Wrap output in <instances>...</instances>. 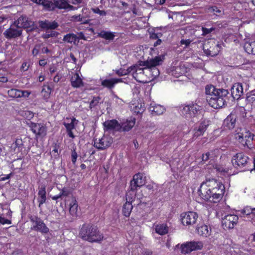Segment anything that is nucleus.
Returning a JSON list of instances; mask_svg holds the SVG:
<instances>
[{
	"mask_svg": "<svg viewBox=\"0 0 255 255\" xmlns=\"http://www.w3.org/2000/svg\"><path fill=\"white\" fill-rule=\"evenodd\" d=\"M27 125L30 127L31 130L36 135L44 136L46 134L47 129L44 124L34 123L29 121L27 123Z\"/></svg>",
	"mask_w": 255,
	"mask_h": 255,
	"instance_id": "nucleus-10",
	"label": "nucleus"
},
{
	"mask_svg": "<svg viewBox=\"0 0 255 255\" xmlns=\"http://www.w3.org/2000/svg\"><path fill=\"white\" fill-rule=\"evenodd\" d=\"M69 212L73 217H76L77 216L78 204L75 199H72L70 204Z\"/></svg>",
	"mask_w": 255,
	"mask_h": 255,
	"instance_id": "nucleus-34",
	"label": "nucleus"
},
{
	"mask_svg": "<svg viewBox=\"0 0 255 255\" xmlns=\"http://www.w3.org/2000/svg\"><path fill=\"white\" fill-rule=\"evenodd\" d=\"M213 157V154H211L210 152H208L202 155V160L203 161H207L208 160L212 159Z\"/></svg>",
	"mask_w": 255,
	"mask_h": 255,
	"instance_id": "nucleus-48",
	"label": "nucleus"
},
{
	"mask_svg": "<svg viewBox=\"0 0 255 255\" xmlns=\"http://www.w3.org/2000/svg\"><path fill=\"white\" fill-rule=\"evenodd\" d=\"M10 150L14 153L21 152L23 148V143L21 139H16L10 146Z\"/></svg>",
	"mask_w": 255,
	"mask_h": 255,
	"instance_id": "nucleus-22",
	"label": "nucleus"
},
{
	"mask_svg": "<svg viewBox=\"0 0 255 255\" xmlns=\"http://www.w3.org/2000/svg\"><path fill=\"white\" fill-rule=\"evenodd\" d=\"M104 130H115L117 131H121L120 124L116 120H111L105 121L103 123Z\"/></svg>",
	"mask_w": 255,
	"mask_h": 255,
	"instance_id": "nucleus-17",
	"label": "nucleus"
},
{
	"mask_svg": "<svg viewBox=\"0 0 255 255\" xmlns=\"http://www.w3.org/2000/svg\"><path fill=\"white\" fill-rule=\"evenodd\" d=\"M113 142L112 137L108 135H104L98 141H95L94 146L99 150H104L109 147Z\"/></svg>",
	"mask_w": 255,
	"mask_h": 255,
	"instance_id": "nucleus-14",
	"label": "nucleus"
},
{
	"mask_svg": "<svg viewBox=\"0 0 255 255\" xmlns=\"http://www.w3.org/2000/svg\"><path fill=\"white\" fill-rule=\"evenodd\" d=\"M132 209V205L131 202L127 201L123 205L122 212L124 215L126 217H129Z\"/></svg>",
	"mask_w": 255,
	"mask_h": 255,
	"instance_id": "nucleus-35",
	"label": "nucleus"
},
{
	"mask_svg": "<svg viewBox=\"0 0 255 255\" xmlns=\"http://www.w3.org/2000/svg\"><path fill=\"white\" fill-rule=\"evenodd\" d=\"M209 125V121L206 120L202 121L199 125L198 128L196 129L193 135V137H198L202 135L205 131L206 130L208 127Z\"/></svg>",
	"mask_w": 255,
	"mask_h": 255,
	"instance_id": "nucleus-18",
	"label": "nucleus"
},
{
	"mask_svg": "<svg viewBox=\"0 0 255 255\" xmlns=\"http://www.w3.org/2000/svg\"><path fill=\"white\" fill-rule=\"evenodd\" d=\"M144 68H139L136 65V68L134 69V71L132 73L133 77L137 81L140 83H145L142 80V77L144 74Z\"/></svg>",
	"mask_w": 255,
	"mask_h": 255,
	"instance_id": "nucleus-24",
	"label": "nucleus"
},
{
	"mask_svg": "<svg viewBox=\"0 0 255 255\" xmlns=\"http://www.w3.org/2000/svg\"><path fill=\"white\" fill-rule=\"evenodd\" d=\"M205 92L207 102L214 109L222 108L229 102V92L227 90L217 89L213 85H207Z\"/></svg>",
	"mask_w": 255,
	"mask_h": 255,
	"instance_id": "nucleus-1",
	"label": "nucleus"
},
{
	"mask_svg": "<svg viewBox=\"0 0 255 255\" xmlns=\"http://www.w3.org/2000/svg\"><path fill=\"white\" fill-rule=\"evenodd\" d=\"M215 30V28L211 27L210 28H207L205 27H202V30L203 32V35H206L209 33H210L211 32H212L213 30Z\"/></svg>",
	"mask_w": 255,
	"mask_h": 255,
	"instance_id": "nucleus-50",
	"label": "nucleus"
},
{
	"mask_svg": "<svg viewBox=\"0 0 255 255\" xmlns=\"http://www.w3.org/2000/svg\"><path fill=\"white\" fill-rule=\"evenodd\" d=\"M51 92V88L49 86H43V89L41 91V94L43 98L47 99L49 98Z\"/></svg>",
	"mask_w": 255,
	"mask_h": 255,
	"instance_id": "nucleus-39",
	"label": "nucleus"
},
{
	"mask_svg": "<svg viewBox=\"0 0 255 255\" xmlns=\"http://www.w3.org/2000/svg\"><path fill=\"white\" fill-rule=\"evenodd\" d=\"M20 96L19 98L21 97H24L26 98L28 97L29 95L30 94V92H28V91H22L20 90Z\"/></svg>",
	"mask_w": 255,
	"mask_h": 255,
	"instance_id": "nucleus-57",
	"label": "nucleus"
},
{
	"mask_svg": "<svg viewBox=\"0 0 255 255\" xmlns=\"http://www.w3.org/2000/svg\"><path fill=\"white\" fill-rule=\"evenodd\" d=\"M54 7L55 6L59 9H72L73 6L69 4L65 0H53Z\"/></svg>",
	"mask_w": 255,
	"mask_h": 255,
	"instance_id": "nucleus-23",
	"label": "nucleus"
},
{
	"mask_svg": "<svg viewBox=\"0 0 255 255\" xmlns=\"http://www.w3.org/2000/svg\"><path fill=\"white\" fill-rule=\"evenodd\" d=\"M82 16L80 15H73L72 17V20L74 21H79L80 22L82 20Z\"/></svg>",
	"mask_w": 255,
	"mask_h": 255,
	"instance_id": "nucleus-61",
	"label": "nucleus"
},
{
	"mask_svg": "<svg viewBox=\"0 0 255 255\" xmlns=\"http://www.w3.org/2000/svg\"><path fill=\"white\" fill-rule=\"evenodd\" d=\"M30 220L32 223V226L31 227V230L39 232L43 234L49 232V228L40 218L37 216H31L30 218Z\"/></svg>",
	"mask_w": 255,
	"mask_h": 255,
	"instance_id": "nucleus-5",
	"label": "nucleus"
},
{
	"mask_svg": "<svg viewBox=\"0 0 255 255\" xmlns=\"http://www.w3.org/2000/svg\"><path fill=\"white\" fill-rule=\"evenodd\" d=\"M155 231L156 233L160 235H164L168 233V228L166 224H158L155 226Z\"/></svg>",
	"mask_w": 255,
	"mask_h": 255,
	"instance_id": "nucleus-32",
	"label": "nucleus"
},
{
	"mask_svg": "<svg viewBox=\"0 0 255 255\" xmlns=\"http://www.w3.org/2000/svg\"><path fill=\"white\" fill-rule=\"evenodd\" d=\"M77 121L76 120L75 118H73L71 120V122L69 123H67L66 122H64L63 125L66 128V131L72 130V129H74L75 128V125L77 124Z\"/></svg>",
	"mask_w": 255,
	"mask_h": 255,
	"instance_id": "nucleus-38",
	"label": "nucleus"
},
{
	"mask_svg": "<svg viewBox=\"0 0 255 255\" xmlns=\"http://www.w3.org/2000/svg\"><path fill=\"white\" fill-rule=\"evenodd\" d=\"M20 93V90L16 89H11L7 91L8 96L12 98H19Z\"/></svg>",
	"mask_w": 255,
	"mask_h": 255,
	"instance_id": "nucleus-40",
	"label": "nucleus"
},
{
	"mask_svg": "<svg viewBox=\"0 0 255 255\" xmlns=\"http://www.w3.org/2000/svg\"><path fill=\"white\" fill-rule=\"evenodd\" d=\"M41 5L49 10L54 9L53 3L48 0H42Z\"/></svg>",
	"mask_w": 255,
	"mask_h": 255,
	"instance_id": "nucleus-42",
	"label": "nucleus"
},
{
	"mask_svg": "<svg viewBox=\"0 0 255 255\" xmlns=\"http://www.w3.org/2000/svg\"><path fill=\"white\" fill-rule=\"evenodd\" d=\"M93 11L95 13H98L101 16H105L107 14L105 10H101L99 8H93Z\"/></svg>",
	"mask_w": 255,
	"mask_h": 255,
	"instance_id": "nucleus-51",
	"label": "nucleus"
},
{
	"mask_svg": "<svg viewBox=\"0 0 255 255\" xmlns=\"http://www.w3.org/2000/svg\"><path fill=\"white\" fill-rule=\"evenodd\" d=\"M247 101L251 103L255 101V90L252 91L248 94L247 96Z\"/></svg>",
	"mask_w": 255,
	"mask_h": 255,
	"instance_id": "nucleus-46",
	"label": "nucleus"
},
{
	"mask_svg": "<svg viewBox=\"0 0 255 255\" xmlns=\"http://www.w3.org/2000/svg\"><path fill=\"white\" fill-rule=\"evenodd\" d=\"M249 158L243 153H238L234 155L232 162L235 168L244 167L248 163Z\"/></svg>",
	"mask_w": 255,
	"mask_h": 255,
	"instance_id": "nucleus-13",
	"label": "nucleus"
},
{
	"mask_svg": "<svg viewBox=\"0 0 255 255\" xmlns=\"http://www.w3.org/2000/svg\"><path fill=\"white\" fill-rule=\"evenodd\" d=\"M208 186L212 193V202L217 203L222 198L225 192V187L222 183L215 179L208 180Z\"/></svg>",
	"mask_w": 255,
	"mask_h": 255,
	"instance_id": "nucleus-3",
	"label": "nucleus"
},
{
	"mask_svg": "<svg viewBox=\"0 0 255 255\" xmlns=\"http://www.w3.org/2000/svg\"><path fill=\"white\" fill-rule=\"evenodd\" d=\"M138 63H139V66L145 67L143 68H144V69H149L148 60H147L146 61H139L138 62Z\"/></svg>",
	"mask_w": 255,
	"mask_h": 255,
	"instance_id": "nucleus-52",
	"label": "nucleus"
},
{
	"mask_svg": "<svg viewBox=\"0 0 255 255\" xmlns=\"http://www.w3.org/2000/svg\"><path fill=\"white\" fill-rule=\"evenodd\" d=\"M69 193V192L68 190H67L66 188H63L62 190V191H61V192L60 193L61 197L62 196H67L68 195Z\"/></svg>",
	"mask_w": 255,
	"mask_h": 255,
	"instance_id": "nucleus-63",
	"label": "nucleus"
},
{
	"mask_svg": "<svg viewBox=\"0 0 255 255\" xmlns=\"http://www.w3.org/2000/svg\"><path fill=\"white\" fill-rule=\"evenodd\" d=\"M80 237L84 240L91 243L99 242L103 239V235L94 226L84 224L79 232Z\"/></svg>",
	"mask_w": 255,
	"mask_h": 255,
	"instance_id": "nucleus-2",
	"label": "nucleus"
},
{
	"mask_svg": "<svg viewBox=\"0 0 255 255\" xmlns=\"http://www.w3.org/2000/svg\"><path fill=\"white\" fill-rule=\"evenodd\" d=\"M135 123V119H133L130 120H127L126 122L123 123L122 125H120L121 130L124 131H128L130 130L133 127Z\"/></svg>",
	"mask_w": 255,
	"mask_h": 255,
	"instance_id": "nucleus-27",
	"label": "nucleus"
},
{
	"mask_svg": "<svg viewBox=\"0 0 255 255\" xmlns=\"http://www.w3.org/2000/svg\"><path fill=\"white\" fill-rule=\"evenodd\" d=\"M30 64L27 62H23L21 66V71H26L29 67Z\"/></svg>",
	"mask_w": 255,
	"mask_h": 255,
	"instance_id": "nucleus-53",
	"label": "nucleus"
},
{
	"mask_svg": "<svg viewBox=\"0 0 255 255\" xmlns=\"http://www.w3.org/2000/svg\"><path fill=\"white\" fill-rule=\"evenodd\" d=\"M237 116L233 114H231L224 121L225 127L229 129L234 128L236 125Z\"/></svg>",
	"mask_w": 255,
	"mask_h": 255,
	"instance_id": "nucleus-19",
	"label": "nucleus"
},
{
	"mask_svg": "<svg viewBox=\"0 0 255 255\" xmlns=\"http://www.w3.org/2000/svg\"><path fill=\"white\" fill-rule=\"evenodd\" d=\"M149 110L152 114H155L157 115L162 114L165 111V108L161 105L154 104H150Z\"/></svg>",
	"mask_w": 255,
	"mask_h": 255,
	"instance_id": "nucleus-28",
	"label": "nucleus"
},
{
	"mask_svg": "<svg viewBox=\"0 0 255 255\" xmlns=\"http://www.w3.org/2000/svg\"><path fill=\"white\" fill-rule=\"evenodd\" d=\"M38 195L39 196L38 201L39 202V207H40L41 205L45 202L46 200L45 187H41L39 189Z\"/></svg>",
	"mask_w": 255,
	"mask_h": 255,
	"instance_id": "nucleus-31",
	"label": "nucleus"
},
{
	"mask_svg": "<svg viewBox=\"0 0 255 255\" xmlns=\"http://www.w3.org/2000/svg\"><path fill=\"white\" fill-rule=\"evenodd\" d=\"M58 147H59V146L58 145H57L56 144H55V145H54L53 146V149L52 150V152L54 154V156H57L59 155V153H58Z\"/></svg>",
	"mask_w": 255,
	"mask_h": 255,
	"instance_id": "nucleus-59",
	"label": "nucleus"
},
{
	"mask_svg": "<svg viewBox=\"0 0 255 255\" xmlns=\"http://www.w3.org/2000/svg\"><path fill=\"white\" fill-rule=\"evenodd\" d=\"M200 110V107L197 104H192L183 107L181 114L186 118H190L194 116Z\"/></svg>",
	"mask_w": 255,
	"mask_h": 255,
	"instance_id": "nucleus-12",
	"label": "nucleus"
},
{
	"mask_svg": "<svg viewBox=\"0 0 255 255\" xmlns=\"http://www.w3.org/2000/svg\"><path fill=\"white\" fill-rule=\"evenodd\" d=\"M131 109L133 113L138 115L141 114L145 110L144 103H138L136 105L133 104V107H131Z\"/></svg>",
	"mask_w": 255,
	"mask_h": 255,
	"instance_id": "nucleus-30",
	"label": "nucleus"
},
{
	"mask_svg": "<svg viewBox=\"0 0 255 255\" xmlns=\"http://www.w3.org/2000/svg\"><path fill=\"white\" fill-rule=\"evenodd\" d=\"M0 223L2 225L11 224L10 220L5 219V218L1 216H0Z\"/></svg>",
	"mask_w": 255,
	"mask_h": 255,
	"instance_id": "nucleus-55",
	"label": "nucleus"
},
{
	"mask_svg": "<svg viewBox=\"0 0 255 255\" xmlns=\"http://www.w3.org/2000/svg\"><path fill=\"white\" fill-rule=\"evenodd\" d=\"M198 218V214L194 212H188L180 215L182 224L183 225L191 226L196 223Z\"/></svg>",
	"mask_w": 255,
	"mask_h": 255,
	"instance_id": "nucleus-8",
	"label": "nucleus"
},
{
	"mask_svg": "<svg viewBox=\"0 0 255 255\" xmlns=\"http://www.w3.org/2000/svg\"><path fill=\"white\" fill-rule=\"evenodd\" d=\"M189 246H190L192 252L201 250L203 247V244L201 241H192L189 242Z\"/></svg>",
	"mask_w": 255,
	"mask_h": 255,
	"instance_id": "nucleus-37",
	"label": "nucleus"
},
{
	"mask_svg": "<svg viewBox=\"0 0 255 255\" xmlns=\"http://www.w3.org/2000/svg\"><path fill=\"white\" fill-rule=\"evenodd\" d=\"M189 246V242H187L185 244H182L181 246V251L182 254H187L191 252V249Z\"/></svg>",
	"mask_w": 255,
	"mask_h": 255,
	"instance_id": "nucleus-41",
	"label": "nucleus"
},
{
	"mask_svg": "<svg viewBox=\"0 0 255 255\" xmlns=\"http://www.w3.org/2000/svg\"><path fill=\"white\" fill-rule=\"evenodd\" d=\"M244 48L248 53L253 54L254 50L252 48V42H246L245 43Z\"/></svg>",
	"mask_w": 255,
	"mask_h": 255,
	"instance_id": "nucleus-44",
	"label": "nucleus"
},
{
	"mask_svg": "<svg viewBox=\"0 0 255 255\" xmlns=\"http://www.w3.org/2000/svg\"><path fill=\"white\" fill-rule=\"evenodd\" d=\"M235 138L240 143H242L243 145H247V143L245 141L244 134L243 133L238 132L235 134Z\"/></svg>",
	"mask_w": 255,
	"mask_h": 255,
	"instance_id": "nucleus-43",
	"label": "nucleus"
},
{
	"mask_svg": "<svg viewBox=\"0 0 255 255\" xmlns=\"http://www.w3.org/2000/svg\"><path fill=\"white\" fill-rule=\"evenodd\" d=\"M220 46L219 44H216L214 42L212 43V46L208 48L207 44L203 46L204 52L208 55L212 57L217 55L220 51Z\"/></svg>",
	"mask_w": 255,
	"mask_h": 255,
	"instance_id": "nucleus-16",
	"label": "nucleus"
},
{
	"mask_svg": "<svg viewBox=\"0 0 255 255\" xmlns=\"http://www.w3.org/2000/svg\"><path fill=\"white\" fill-rule=\"evenodd\" d=\"M22 29L14 22L9 28L4 31L3 35L7 39H13L20 37L22 35Z\"/></svg>",
	"mask_w": 255,
	"mask_h": 255,
	"instance_id": "nucleus-7",
	"label": "nucleus"
},
{
	"mask_svg": "<svg viewBox=\"0 0 255 255\" xmlns=\"http://www.w3.org/2000/svg\"><path fill=\"white\" fill-rule=\"evenodd\" d=\"M116 73L120 76L126 75V71L125 69H120L116 71Z\"/></svg>",
	"mask_w": 255,
	"mask_h": 255,
	"instance_id": "nucleus-64",
	"label": "nucleus"
},
{
	"mask_svg": "<svg viewBox=\"0 0 255 255\" xmlns=\"http://www.w3.org/2000/svg\"><path fill=\"white\" fill-rule=\"evenodd\" d=\"M77 154L76 153V152L74 150L72 152V155H71V160H72V162H73V163H75L76 161V159H77Z\"/></svg>",
	"mask_w": 255,
	"mask_h": 255,
	"instance_id": "nucleus-60",
	"label": "nucleus"
},
{
	"mask_svg": "<svg viewBox=\"0 0 255 255\" xmlns=\"http://www.w3.org/2000/svg\"><path fill=\"white\" fill-rule=\"evenodd\" d=\"M14 22L21 29H26L27 32L37 29V26L34 22L26 15H21Z\"/></svg>",
	"mask_w": 255,
	"mask_h": 255,
	"instance_id": "nucleus-4",
	"label": "nucleus"
},
{
	"mask_svg": "<svg viewBox=\"0 0 255 255\" xmlns=\"http://www.w3.org/2000/svg\"><path fill=\"white\" fill-rule=\"evenodd\" d=\"M239 217L234 214H229L222 219V225L225 229H232L238 222Z\"/></svg>",
	"mask_w": 255,
	"mask_h": 255,
	"instance_id": "nucleus-6",
	"label": "nucleus"
},
{
	"mask_svg": "<svg viewBox=\"0 0 255 255\" xmlns=\"http://www.w3.org/2000/svg\"><path fill=\"white\" fill-rule=\"evenodd\" d=\"M38 23L40 27L44 29H55L58 26L57 22L55 21L51 22L48 20H40Z\"/></svg>",
	"mask_w": 255,
	"mask_h": 255,
	"instance_id": "nucleus-20",
	"label": "nucleus"
},
{
	"mask_svg": "<svg viewBox=\"0 0 255 255\" xmlns=\"http://www.w3.org/2000/svg\"><path fill=\"white\" fill-rule=\"evenodd\" d=\"M150 69L152 70V73L153 74V76L156 77V76L159 75V71L157 69V68H156V67H153Z\"/></svg>",
	"mask_w": 255,
	"mask_h": 255,
	"instance_id": "nucleus-62",
	"label": "nucleus"
},
{
	"mask_svg": "<svg viewBox=\"0 0 255 255\" xmlns=\"http://www.w3.org/2000/svg\"><path fill=\"white\" fill-rule=\"evenodd\" d=\"M253 208L251 207L247 206L244 208L242 211V213L245 214L247 216L250 215L252 214Z\"/></svg>",
	"mask_w": 255,
	"mask_h": 255,
	"instance_id": "nucleus-49",
	"label": "nucleus"
},
{
	"mask_svg": "<svg viewBox=\"0 0 255 255\" xmlns=\"http://www.w3.org/2000/svg\"><path fill=\"white\" fill-rule=\"evenodd\" d=\"M199 195L205 201L212 202V193L210 187L208 186V180L202 183L198 190Z\"/></svg>",
	"mask_w": 255,
	"mask_h": 255,
	"instance_id": "nucleus-9",
	"label": "nucleus"
},
{
	"mask_svg": "<svg viewBox=\"0 0 255 255\" xmlns=\"http://www.w3.org/2000/svg\"><path fill=\"white\" fill-rule=\"evenodd\" d=\"M23 116L25 119H26L28 120V121H27L26 122V123H27V122H29L31 119L33 118V117L34 116V114L31 111H26L23 112Z\"/></svg>",
	"mask_w": 255,
	"mask_h": 255,
	"instance_id": "nucleus-47",
	"label": "nucleus"
},
{
	"mask_svg": "<svg viewBox=\"0 0 255 255\" xmlns=\"http://www.w3.org/2000/svg\"><path fill=\"white\" fill-rule=\"evenodd\" d=\"M100 97H94L90 103V108L91 109L96 106L100 103Z\"/></svg>",
	"mask_w": 255,
	"mask_h": 255,
	"instance_id": "nucleus-45",
	"label": "nucleus"
},
{
	"mask_svg": "<svg viewBox=\"0 0 255 255\" xmlns=\"http://www.w3.org/2000/svg\"><path fill=\"white\" fill-rule=\"evenodd\" d=\"M40 45L39 44H37L35 46V47H34V48L33 49L32 51V54L35 56L36 55H37L38 53H39V48H40Z\"/></svg>",
	"mask_w": 255,
	"mask_h": 255,
	"instance_id": "nucleus-54",
	"label": "nucleus"
},
{
	"mask_svg": "<svg viewBox=\"0 0 255 255\" xmlns=\"http://www.w3.org/2000/svg\"><path fill=\"white\" fill-rule=\"evenodd\" d=\"M98 36L106 40H112L114 39L115 35L114 32L102 30L98 33Z\"/></svg>",
	"mask_w": 255,
	"mask_h": 255,
	"instance_id": "nucleus-33",
	"label": "nucleus"
},
{
	"mask_svg": "<svg viewBox=\"0 0 255 255\" xmlns=\"http://www.w3.org/2000/svg\"><path fill=\"white\" fill-rule=\"evenodd\" d=\"M197 233L201 236L207 237L210 236L211 229L207 225H202L196 228Z\"/></svg>",
	"mask_w": 255,
	"mask_h": 255,
	"instance_id": "nucleus-26",
	"label": "nucleus"
},
{
	"mask_svg": "<svg viewBox=\"0 0 255 255\" xmlns=\"http://www.w3.org/2000/svg\"><path fill=\"white\" fill-rule=\"evenodd\" d=\"M122 79L118 78H112L110 79H105L102 81L101 85L104 87H106L108 89H111L113 88L115 84L122 82Z\"/></svg>",
	"mask_w": 255,
	"mask_h": 255,
	"instance_id": "nucleus-21",
	"label": "nucleus"
},
{
	"mask_svg": "<svg viewBox=\"0 0 255 255\" xmlns=\"http://www.w3.org/2000/svg\"><path fill=\"white\" fill-rule=\"evenodd\" d=\"M145 177L142 173H138L134 175L132 180L130 181V191L134 192L137 187H140L145 184Z\"/></svg>",
	"mask_w": 255,
	"mask_h": 255,
	"instance_id": "nucleus-11",
	"label": "nucleus"
},
{
	"mask_svg": "<svg viewBox=\"0 0 255 255\" xmlns=\"http://www.w3.org/2000/svg\"><path fill=\"white\" fill-rule=\"evenodd\" d=\"M77 40V35L74 33H68L64 35L63 38V41L69 43H75Z\"/></svg>",
	"mask_w": 255,
	"mask_h": 255,
	"instance_id": "nucleus-36",
	"label": "nucleus"
},
{
	"mask_svg": "<svg viewBox=\"0 0 255 255\" xmlns=\"http://www.w3.org/2000/svg\"><path fill=\"white\" fill-rule=\"evenodd\" d=\"M253 137H254V135L252 134L250 132H246L245 134H244L245 141H246V142L247 141L249 140L250 139H251L252 140H253Z\"/></svg>",
	"mask_w": 255,
	"mask_h": 255,
	"instance_id": "nucleus-56",
	"label": "nucleus"
},
{
	"mask_svg": "<svg viewBox=\"0 0 255 255\" xmlns=\"http://www.w3.org/2000/svg\"><path fill=\"white\" fill-rule=\"evenodd\" d=\"M135 68H136V65H132L128 68L127 70H125V71H126V72L127 73L126 75L128 74L131 72H133L134 69H135Z\"/></svg>",
	"mask_w": 255,
	"mask_h": 255,
	"instance_id": "nucleus-58",
	"label": "nucleus"
},
{
	"mask_svg": "<svg viewBox=\"0 0 255 255\" xmlns=\"http://www.w3.org/2000/svg\"><path fill=\"white\" fill-rule=\"evenodd\" d=\"M243 85L240 83H237L233 85L231 88V95L232 99L235 100H239L243 95Z\"/></svg>",
	"mask_w": 255,
	"mask_h": 255,
	"instance_id": "nucleus-15",
	"label": "nucleus"
},
{
	"mask_svg": "<svg viewBox=\"0 0 255 255\" xmlns=\"http://www.w3.org/2000/svg\"><path fill=\"white\" fill-rule=\"evenodd\" d=\"M164 56L160 55L148 60L149 69H151L153 67H156V66L161 65Z\"/></svg>",
	"mask_w": 255,
	"mask_h": 255,
	"instance_id": "nucleus-25",
	"label": "nucleus"
},
{
	"mask_svg": "<svg viewBox=\"0 0 255 255\" xmlns=\"http://www.w3.org/2000/svg\"><path fill=\"white\" fill-rule=\"evenodd\" d=\"M71 85L75 88H79L83 86V82L77 73H75L71 78Z\"/></svg>",
	"mask_w": 255,
	"mask_h": 255,
	"instance_id": "nucleus-29",
	"label": "nucleus"
}]
</instances>
